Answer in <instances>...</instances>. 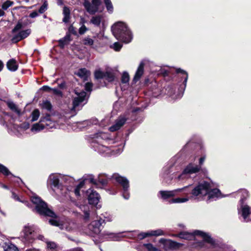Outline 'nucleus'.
<instances>
[{
  "label": "nucleus",
  "mask_w": 251,
  "mask_h": 251,
  "mask_svg": "<svg viewBox=\"0 0 251 251\" xmlns=\"http://www.w3.org/2000/svg\"><path fill=\"white\" fill-rule=\"evenodd\" d=\"M192 196L194 198L201 199L204 196H208L209 200H215L222 198L221 193L218 189H212L211 184L206 181H203L191 189Z\"/></svg>",
  "instance_id": "obj_1"
},
{
  "label": "nucleus",
  "mask_w": 251,
  "mask_h": 251,
  "mask_svg": "<svg viewBox=\"0 0 251 251\" xmlns=\"http://www.w3.org/2000/svg\"><path fill=\"white\" fill-rule=\"evenodd\" d=\"M111 28L113 35L118 40L126 43L131 41V32L124 23L118 22L113 25Z\"/></svg>",
  "instance_id": "obj_2"
},
{
  "label": "nucleus",
  "mask_w": 251,
  "mask_h": 251,
  "mask_svg": "<svg viewBox=\"0 0 251 251\" xmlns=\"http://www.w3.org/2000/svg\"><path fill=\"white\" fill-rule=\"evenodd\" d=\"M195 235L201 236L204 241L211 244L212 246H214L215 241L208 234L200 230H195L193 233L181 232L178 234L175 235V236L178 237L181 239L191 240L194 239Z\"/></svg>",
  "instance_id": "obj_3"
},
{
  "label": "nucleus",
  "mask_w": 251,
  "mask_h": 251,
  "mask_svg": "<svg viewBox=\"0 0 251 251\" xmlns=\"http://www.w3.org/2000/svg\"><path fill=\"white\" fill-rule=\"evenodd\" d=\"M31 200L34 204H36V209L38 213L51 217H55V213L48 207L46 203L39 197L37 196H33Z\"/></svg>",
  "instance_id": "obj_4"
},
{
  "label": "nucleus",
  "mask_w": 251,
  "mask_h": 251,
  "mask_svg": "<svg viewBox=\"0 0 251 251\" xmlns=\"http://www.w3.org/2000/svg\"><path fill=\"white\" fill-rule=\"evenodd\" d=\"M22 23L19 21L16 26L12 30V33L15 34L11 39V41L13 43H16L27 37L31 33L30 29H27L20 31L17 34V32L23 28Z\"/></svg>",
  "instance_id": "obj_5"
},
{
  "label": "nucleus",
  "mask_w": 251,
  "mask_h": 251,
  "mask_svg": "<svg viewBox=\"0 0 251 251\" xmlns=\"http://www.w3.org/2000/svg\"><path fill=\"white\" fill-rule=\"evenodd\" d=\"M118 183L122 187L123 190V197L126 200H128L129 198L130 195L128 192L129 188V182L128 180L124 176H120L118 174H114L111 177Z\"/></svg>",
  "instance_id": "obj_6"
},
{
  "label": "nucleus",
  "mask_w": 251,
  "mask_h": 251,
  "mask_svg": "<svg viewBox=\"0 0 251 251\" xmlns=\"http://www.w3.org/2000/svg\"><path fill=\"white\" fill-rule=\"evenodd\" d=\"M201 168L200 165L190 163L186 166L182 173L178 176L177 178L179 180L187 179L190 177V175L199 172Z\"/></svg>",
  "instance_id": "obj_7"
},
{
  "label": "nucleus",
  "mask_w": 251,
  "mask_h": 251,
  "mask_svg": "<svg viewBox=\"0 0 251 251\" xmlns=\"http://www.w3.org/2000/svg\"><path fill=\"white\" fill-rule=\"evenodd\" d=\"M190 185H188L182 188L176 189L172 191H160L159 193L160 194L161 197L162 199L167 200L175 196L178 193L181 192H184V193L186 195L189 194L191 192V189H188L190 188Z\"/></svg>",
  "instance_id": "obj_8"
},
{
  "label": "nucleus",
  "mask_w": 251,
  "mask_h": 251,
  "mask_svg": "<svg viewBox=\"0 0 251 251\" xmlns=\"http://www.w3.org/2000/svg\"><path fill=\"white\" fill-rule=\"evenodd\" d=\"M75 96H74L73 100V107L72 110H75L79 109V106L86 99V93L84 91H78L75 89L74 90Z\"/></svg>",
  "instance_id": "obj_9"
},
{
  "label": "nucleus",
  "mask_w": 251,
  "mask_h": 251,
  "mask_svg": "<svg viewBox=\"0 0 251 251\" xmlns=\"http://www.w3.org/2000/svg\"><path fill=\"white\" fill-rule=\"evenodd\" d=\"M100 4V0H91V2L88 0H84L83 5L89 13L94 14L98 11Z\"/></svg>",
  "instance_id": "obj_10"
},
{
  "label": "nucleus",
  "mask_w": 251,
  "mask_h": 251,
  "mask_svg": "<svg viewBox=\"0 0 251 251\" xmlns=\"http://www.w3.org/2000/svg\"><path fill=\"white\" fill-rule=\"evenodd\" d=\"M127 118L125 115H121L115 121L114 125L109 127L111 132H114L120 129L126 123Z\"/></svg>",
  "instance_id": "obj_11"
},
{
  "label": "nucleus",
  "mask_w": 251,
  "mask_h": 251,
  "mask_svg": "<svg viewBox=\"0 0 251 251\" xmlns=\"http://www.w3.org/2000/svg\"><path fill=\"white\" fill-rule=\"evenodd\" d=\"M22 235L25 240L30 242L34 239V229L31 226L26 225L23 230Z\"/></svg>",
  "instance_id": "obj_12"
},
{
  "label": "nucleus",
  "mask_w": 251,
  "mask_h": 251,
  "mask_svg": "<svg viewBox=\"0 0 251 251\" xmlns=\"http://www.w3.org/2000/svg\"><path fill=\"white\" fill-rule=\"evenodd\" d=\"M90 192L88 196V201L90 204L96 205L98 203L100 200V196L98 193L92 190H89Z\"/></svg>",
  "instance_id": "obj_13"
},
{
  "label": "nucleus",
  "mask_w": 251,
  "mask_h": 251,
  "mask_svg": "<svg viewBox=\"0 0 251 251\" xmlns=\"http://www.w3.org/2000/svg\"><path fill=\"white\" fill-rule=\"evenodd\" d=\"M165 235V232L161 229L154 230H150L147 232H142V239L150 236H159Z\"/></svg>",
  "instance_id": "obj_14"
},
{
  "label": "nucleus",
  "mask_w": 251,
  "mask_h": 251,
  "mask_svg": "<svg viewBox=\"0 0 251 251\" xmlns=\"http://www.w3.org/2000/svg\"><path fill=\"white\" fill-rule=\"evenodd\" d=\"M48 182L55 187H58L59 184L58 176L56 174H51L49 177Z\"/></svg>",
  "instance_id": "obj_15"
},
{
  "label": "nucleus",
  "mask_w": 251,
  "mask_h": 251,
  "mask_svg": "<svg viewBox=\"0 0 251 251\" xmlns=\"http://www.w3.org/2000/svg\"><path fill=\"white\" fill-rule=\"evenodd\" d=\"M45 120H40L38 123L33 125L31 130L33 132H39L45 128V125L44 124Z\"/></svg>",
  "instance_id": "obj_16"
},
{
  "label": "nucleus",
  "mask_w": 251,
  "mask_h": 251,
  "mask_svg": "<svg viewBox=\"0 0 251 251\" xmlns=\"http://www.w3.org/2000/svg\"><path fill=\"white\" fill-rule=\"evenodd\" d=\"M76 75L84 80H86L90 75V72L85 68H82L78 71Z\"/></svg>",
  "instance_id": "obj_17"
},
{
  "label": "nucleus",
  "mask_w": 251,
  "mask_h": 251,
  "mask_svg": "<svg viewBox=\"0 0 251 251\" xmlns=\"http://www.w3.org/2000/svg\"><path fill=\"white\" fill-rule=\"evenodd\" d=\"M6 66L9 70L13 72L16 71L18 68L16 61L14 59L9 60L7 63Z\"/></svg>",
  "instance_id": "obj_18"
},
{
  "label": "nucleus",
  "mask_w": 251,
  "mask_h": 251,
  "mask_svg": "<svg viewBox=\"0 0 251 251\" xmlns=\"http://www.w3.org/2000/svg\"><path fill=\"white\" fill-rule=\"evenodd\" d=\"M103 20L102 15H96L93 16L90 20V23L94 25L99 26Z\"/></svg>",
  "instance_id": "obj_19"
},
{
  "label": "nucleus",
  "mask_w": 251,
  "mask_h": 251,
  "mask_svg": "<svg viewBox=\"0 0 251 251\" xmlns=\"http://www.w3.org/2000/svg\"><path fill=\"white\" fill-rule=\"evenodd\" d=\"M70 10L69 7L67 6H65L63 7V14L64 16V18L63 19V22L67 23H68L70 18Z\"/></svg>",
  "instance_id": "obj_20"
},
{
  "label": "nucleus",
  "mask_w": 251,
  "mask_h": 251,
  "mask_svg": "<svg viewBox=\"0 0 251 251\" xmlns=\"http://www.w3.org/2000/svg\"><path fill=\"white\" fill-rule=\"evenodd\" d=\"M41 120H45L44 124L45 125V128H51L55 126L54 122H52L50 119V116L47 115L46 117L41 118Z\"/></svg>",
  "instance_id": "obj_21"
},
{
  "label": "nucleus",
  "mask_w": 251,
  "mask_h": 251,
  "mask_svg": "<svg viewBox=\"0 0 251 251\" xmlns=\"http://www.w3.org/2000/svg\"><path fill=\"white\" fill-rule=\"evenodd\" d=\"M241 211L242 216L245 220L246 219L247 217L249 214H251V209L250 207L247 205H241Z\"/></svg>",
  "instance_id": "obj_22"
},
{
  "label": "nucleus",
  "mask_w": 251,
  "mask_h": 251,
  "mask_svg": "<svg viewBox=\"0 0 251 251\" xmlns=\"http://www.w3.org/2000/svg\"><path fill=\"white\" fill-rule=\"evenodd\" d=\"M182 246V244L176 242L169 240L167 242V246L166 249L174 250L179 248Z\"/></svg>",
  "instance_id": "obj_23"
},
{
  "label": "nucleus",
  "mask_w": 251,
  "mask_h": 251,
  "mask_svg": "<svg viewBox=\"0 0 251 251\" xmlns=\"http://www.w3.org/2000/svg\"><path fill=\"white\" fill-rule=\"evenodd\" d=\"M8 107L13 111L16 113L20 115L21 114V111L18 109L17 106L12 101H7L6 102Z\"/></svg>",
  "instance_id": "obj_24"
},
{
  "label": "nucleus",
  "mask_w": 251,
  "mask_h": 251,
  "mask_svg": "<svg viewBox=\"0 0 251 251\" xmlns=\"http://www.w3.org/2000/svg\"><path fill=\"white\" fill-rule=\"evenodd\" d=\"M151 75H162L163 76L168 75V71L165 70L162 68H159L158 69H156L151 71Z\"/></svg>",
  "instance_id": "obj_25"
},
{
  "label": "nucleus",
  "mask_w": 251,
  "mask_h": 251,
  "mask_svg": "<svg viewBox=\"0 0 251 251\" xmlns=\"http://www.w3.org/2000/svg\"><path fill=\"white\" fill-rule=\"evenodd\" d=\"M12 198L15 201L25 203L27 206L29 207V202L25 201L23 197H20L14 192H12Z\"/></svg>",
  "instance_id": "obj_26"
},
{
  "label": "nucleus",
  "mask_w": 251,
  "mask_h": 251,
  "mask_svg": "<svg viewBox=\"0 0 251 251\" xmlns=\"http://www.w3.org/2000/svg\"><path fill=\"white\" fill-rule=\"evenodd\" d=\"M176 72L177 73H181L183 75H185V77L184 78V81H183V86L181 88V89L183 90V91H184L185 88H186V83H187V80H188V74L186 72H185V71L179 68V69H177L176 70Z\"/></svg>",
  "instance_id": "obj_27"
},
{
  "label": "nucleus",
  "mask_w": 251,
  "mask_h": 251,
  "mask_svg": "<svg viewBox=\"0 0 251 251\" xmlns=\"http://www.w3.org/2000/svg\"><path fill=\"white\" fill-rule=\"evenodd\" d=\"M3 249L4 251H18L17 247L11 243H5Z\"/></svg>",
  "instance_id": "obj_28"
},
{
  "label": "nucleus",
  "mask_w": 251,
  "mask_h": 251,
  "mask_svg": "<svg viewBox=\"0 0 251 251\" xmlns=\"http://www.w3.org/2000/svg\"><path fill=\"white\" fill-rule=\"evenodd\" d=\"M102 220L99 221H95L93 222L90 225L89 228H91V226H95L94 229V232H99V226L101 225Z\"/></svg>",
  "instance_id": "obj_29"
},
{
  "label": "nucleus",
  "mask_w": 251,
  "mask_h": 251,
  "mask_svg": "<svg viewBox=\"0 0 251 251\" xmlns=\"http://www.w3.org/2000/svg\"><path fill=\"white\" fill-rule=\"evenodd\" d=\"M141 76V63H140L138 66L137 72L134 75L133 81L134 82H136Z\"/></svg>",
  "instance_id": "obj_30"
},
{
  "label": "nucleus",
  "mask_w": 251,
  "mask_h": 251,
  "mask_svg": "<svg viewBox=\"0 0 251 251\" xmlns=\"http://www.w3.org/2000/svg\"><path fill=\"white\" fill-rule=\"evenodd\" d=\"M108 12L112 13L113 11V6L110 0H104Z\"/></svg>",
  "instance_id": "obj_31"
},
{
  "label": "nucleus",
  "mask_w": 251,
  "mask_h": 251,
  "mask_svg": "<svg viewBox=\"0 0 251 251\" xmlns=\"http://www.w3.org/2000/svg\"><path fill=\"white\" fill-rule=\"evenodd\" d=\"M39 116H40V112L38 109H36L34 110H33V111L32 112V114H31L32 122H34V121L37 120Z\"/></svg>",
  "instance_id": "obj_32"
},
{
  "label": "nucleus",
  "mask_w": 251,
  "mask_h": 251,
  "mask_svg": "<svg viewBox=\"0 0 251 251\" xmlns=\"http://www.w3.org/2000/svg\"><path fill=\"white\" fill-rule=\"evenodd\" d=\"M80 209L83 211L84 213V219L85 220H88L89 218V212L88 210V207L87 205H82L80 207Z\"/></svg>",
  "instance_id": "obj_33"
},
{
  "label": "nucleus",
  "mask_w": 251,
  "mask_h": 251,
  "mask_svg": "<svg viewBox=\"0 0 251 251\" xmlns=\"http://www.w3.org/2000/svg\"><path fill=\"white\" fill-rule=\"evenodd\" d=\"M13 4H14V2L13 1L7 0L2 4L1 7L3 10H6L9 7L13 5Z\"/></svg>",
  "instance_id": "obj_34"
},
{
  "label": "nucleus",
  "mask_w": 251,
  "mask_h": 251,
  "mask_svg": "<svg viewBox=\"0 0 251 251\" xmlns=\"http://www.w3.org/2000/svg\"><path fill=\"white\" fill-rule=\"evenodd\" d=\"M0 172L5 176H8L11 174L8 169L6 167L1 164H0Z\"/></svg>",
  "instance_id": "obj_35"
},
{
  "label": "nucleus",
  "mask_w": 251,
  "mask_h": 251,
  "mask_svg": "<svg viewBox=\"0 0 251 251\" xmlns=\"http://www.w3.org/2000/svg\"><path fill=\"white\" fill-rule=\"evenodd\" d=\"M104 78L109 82H111L114 79V75L112 73L106 72L105 74Z\"/></svg>",
  "instance_id": "obj_36"
},
{
  "label": "nucleus",
  "mask_w": 251,
  "mask_h": 251,
  "mask_svg": "<svg viewBox=\"0 0 251 251\" xmlns=\"http://www.w3.org/2000/svg\"><path fill=\"white\" fill-rule=\"evenodd\" d=\"M105 74L100 70H96L95 72V77L97 79L104 78Z\"/></svg>",
  "instance_id": "obj_37"
},
{
  "label": "nucleus",
  "mask_w": 251,
  "mask_h": 251,
  "mask_svg": "<svg viewBox=\"0 0 251 251\" xmlns=\"http://www.w3.org/2000/svg\"><path fill=\"white\" fill-rule=\"evenodd\" d=\"M122 82L123 83H128L129 80V76L128 73H124L122 76Z\"/></svg>",
  "instance_id": "obj_38"
},
{
  "label": "nucleus",
  "mask_w": 251,
  "mask_h": 251,
  "mask_svg": "<svg viewBox=\"0 0 251 251\" xmlns=\"http://www.w3.org/2000/svg\"><path fill=\"white\" fill-rule=\"evenodd\" d=\"M42 106L43 108H45L48 110H50L51 109V104L50 101L46 100L42 103Z\"/></svg>",
  "instance_id": "obj_39"
},
{
  "label": "nucleus",
  "mask_w": 251,
  "mask_h": 251,
  "mask_svg": "<svg viewBox=\"0 0 251 251\" xmlns=\"http://www.w3.org/2000/svg\"><path fill=\"white\" fill-rule=\"evenodd\" d=\"M84 180L88 181L90 183H92L96 185H97V181L94 179V176L93 175H89L87 176L86 177L84 178Z\"/></svg>",
  "instance_id": "obj_40"
},
{
  "label": "nucleus",
  "mask_w": 251,
  "mask_h": 251,
  "mask_svg": "<svg viewBox=\"0 0 251 251\" xmlns=\"http://www.w3.org/2000/svg\"><path fill=\"white\" fill-rule=\"evenodd\" d=\"M83 44L85 45L92 46L94 44V40L89 37H86L83 39Z\"/></svg>",
  "instance_id": "obj_41"
},
{
  "label": "nucleus",
  "mask_w": 251,
  "mask_h": 251,
  "mask_svg": "<svg viewBox=\"0 0 251 251\" xmlns=\"http://www.w3.org/2000/svg\"><path fill=\"white\" fill-rule=\"evenodd\" d=\"M113 48L115 51H119L122 47V45L119 42H115L113 45L111 47Z\"/></svg>",
  "instance_id": "obj_42"
},
{
  "label": "nucleus",
  "mask_w": 251,
  "mask_h": 251,
  "mask_svg": "<svg viewBox=\"0 0 251 251\" xmlns=\"http://www.w3.org/2000/svg\"><path fill=\"white\" fill-rule=\"evenodd\" d=\"M47 247L50 250H55L57 248V246L55 243L53 242H47Z\"/></svg>",
  "instance_id": "obj_43"
},
{
  "label": "nucleus",
  "mask_w": 251,
  "mask_h": 251,
  "mask_svg": "<svg viewBox=\"0 0 251 251\" xmlns=\"http://www.w3.org/2000/svg\"><path fill=\"white\" fill-rule=\"evenodd\" d=\"M241 193L242 196L243 198H241L240 200L241 203L242 204L244 199L248 196V192L246 190H242L238 193V194Z\"/></svg>",
  "instance_id": "obj_44"
},
{
  "label": "nucleus",
  "mask_w": 251,
  "mask_h": 251,
  "mask_svg": "<svg viewBox=\"0 0 251 251\" xmlns=\"http://www.w3.org/2000/svg\"><path fill=\"white\" fill-rule=\"evenodd\" d=\"M144 246L147 248L148 251H160L159 250L154 247L151 244H144Z\"/></svg>",
  "instance_id": "obj_45"
},
{
  "label": "nucleus",
  "mask_w": 251,
  "mask_h": 251,
  "mask_svg": "<svg viewBox=\"0 0 251 251\" xmlns=\"http://www.w3.org/2000/svg\"><path fill=\"white\" fill-rule=\"evenodd\" d=\"M69 37L66 36L64 38L60 39L59 41V45L61 48H63L64 45L66 44V41L69 40Z\"/></svg>",
  "instance_id": "obj_46"
},
{
  "label": "nucleus",
  "mask_w": 251,
  "mask_h": 251,
  "mask_svg": "<svg viewBox=\"0 0 251 251\" xmlns=\"http://www.w3.org/2000/svg\"><path fill=\"white\" fill-rule=\"evenodd\" d=\"M103 176L102 175H100L98 176V181L102 185H105L107 183V180L103 179L101 178Z\"/></svg>",
  "instance_id": "obj_47"
},
{
  "label": "nucleus",
  "mask_w": 251,
  "mask_h": 251,
  "mask_svg": "<svg viewBox=\"0 0 251 251\" xmlns=\"http://www.w3.org/2000/svg\"><path fill=\"white\" fill-rule=\"evenodd\" d=\"M150 82V83H152V85L154 86H156V81L154 80V78H151V79H149V78L146 79L145 80L144 84L145 85H148V83Z\"/></svg>",
  "instance_id": "obj_48"
},
{
  "label": "nucleus",
  "mask_w": 251,
  "mask_h": 251,
  "mask_svg": "<svg viewBox=\"0 0 251 251\" xmlns=\"http://www.w3.org/2000/svg\"><path fill=\"white\" fill-rule=\"evenodd\" d=\"M87 30V27L83 24L79 29V33L80 34H84Z\"/></svg>",
  "instance_id": "obj_49"
},
{
  "label": "nucleus",
  "mask_w": 251,
  "mask_h": 251,
  "mask_svg": "<svg viewBox=\"0 0 251 251\" xmlns=\"http://www.w3.org/2000/svg\"><path fill=\"white\" fill-rule=\"evenodd\" d=\"M47 9V5L44 3L39 8V12L41 14L43 13Z\"/></svg>",
  "instance_id": "obj_50"
},
{
  "label": "nucleus",
  "mask_w": 251,
  "mask_h": 251,
  "mask_svg": "<svg viewBox=\"0 0 251 251\" xmlns=\"http://www.w3.org/2000/svg\"><path fill=\"white\" fill-rule=\"evenodd\" d=\"M51 90L52 91L54 94L59 96H60V97L62 96V93L59 90L56 89V88H54V89H51Z\"/></svg>",
  "instance_id": "obj_51"
},
{
  "label": "nucleus",
  "mask_w": 251,
  "mask_h": 251,
  "mask_svg": "<svg viewBox=\"0 0 251 251\" xmlns=\"http://www.w3.org/2000/svg\"><path fill=\"white\" fill-rule=\"evenodd\" d=\"M92 84L91 83L87 82L85 84V89L88 91H91L92 88Z\"/></svg>",
  "instance_id": "obj_52"
},
{
  "label": "nucleus",
  "mask_w": 251,
  "mask_h": 251,
  "mask_svg": "<svg viewBox=\"0 0 251 251\" xmlns=\"http://www.w3.org/2000/svg\"><path fill=\"white\" fill-rule=\"evenodd\" d=\"M168 240H167V239H165L164 238H161L159 240V242L160 243L163 244L166 248V247L167 246V242L168 241Z\"/></svg>",
  "instance_id": "obj_53"
},
{
  "label": "nucleus",
  "mask_w": 251,
  "mask_h": 251,
  "mask_svg": "<svg viewBox=\"0 0 251 251\" xmlns=\"http://www.w3.org/2000/svg\"><path fill=\"white\" fill-rule=\"evenodd\" d=\"M180 198L174 199L170 201V203H180Z\"/></svg>",
  "instance_id": "obj_54"
},
{
  "label": "nucleus",
  "mask_w": 251,
  "mask_h": 251,
  "mask_svg": "<svg viewBox=\"0 0 251 251\" xmlns=\"http://www.w3.org/2000/svg\"><path fill=\"white\" fill-rule=\"evenodd\" d=\"M38 13L36 11H34L30 14L29 17L31 18H34L36 17L37 16H38Z\"/></svg>",
  "instance_id": "obj_55"
},
{
  "label": "nucleus",
  "mask_w": 251,
  "mask_h": 251,
  "mask_svg": "<svg viewBox=\"0 0 251 251\" xmlns=\"http://www.w3.org/2000/svg\"><path fill=\"white\" fill-rule=\"evenodd\" d=\"M69 30L70 32H71V33H72L74 34H76V32L75 30V27L72 25L70 26V27L69 28Z\"/></svg>",
  "instance_id": "obj_56"
},
{
  "label": "nucleus",
  "mask_w": 251,
  "mask_h": 251,
  "mask_svg": "<svg viewBox=\"0 0 251 251\" xmlns=\"http://www.w3.org/2000/svg\"><path fill=\"white\" fill-rule=\"evenodd\" d=\"M50 223L53 226H59L58 223L57 221L54 220H50L49 221Z\"/></svg>",
  "instance_id": "obj_57"
},
{
  "label": "nucleus",
  "mask_w": 251,
  "mask_h": 251,
  "mask_svg": "<svg viewBox=\"0 0 251 251\" xmlns=\"http://www.w3.org/2000/svg\"><path fill=\"white\" fill-rule=\"evenodd\" d=\"M42 89L44 91H49L50 90H51V88L49 87L48 86H44L42 87Z\"/></svg>",
  "instance_id": "obj_58"
},
{
  "label": "nucleus",
  "mask_w": 251,
  "mask_h": 251,
  "mask_svg": "<svg viewBox=\"0 0 251 251\" xmlns=\"http://www.w3.org/2000/svg\"><path fill=\"white\" fill-rule=\"evenodd\" d=\"M204 160H205V157L203 156V157H201L199 159V165L201 166V167L202 164L204 162Z\"/></svg>",
  "instance_id": "obj_59"
},
{
  "label": "nucleus",
  "mask_w": 251,
  "mask_h": 251,
  "mask_svg": "<svg viewBox=\"0 0 251 251\" xmlns=\"http://www.w3.org/2000/svg\"><path fill=\"white\" fill-rule=\"evenodd\" d=\"M79 190L80 189L78 188V187H77L76 186V187L75 188V194L76 195V196H79L80 195V193H79Z\"/></svg>",
  "instance_id": "obj_60"
},
{
  "label": "nucleus",
  "mask_w": 251,
  "mask_h": 251,
  "mask_svg": "<svg viewBox=\"0 0 251 251\" xmlns=\"http://www.w3.org/2000/svg\"><path fill=\"white\" fill-rule=\"evenodd\" d=\"M99 148L103 152H104V151H106L107 149V148L105 147V146H99Z\"/></svg>",
  "instance_id": "obj_61"
},
{
  "label": "nucleus",
  "mask_w": 251,
  "mask_h": 251,
  "mask_svg": "<svg viewBox=\"0 0 251 251\" xmlns=\"http://www.w3.org/2000/svg\"><path fill=\"white\" fill-rule=\"evenodd\" d=\"M85 181V180H83V181H81V182L79 183V184L77 186V187H78V188H79V189H80L81 188H82V187L83 186V185H84V181Z\"/></svg>",
  "instance_id": "obj_62"
},
{
  "label": "nucleus",
  "mask_w": 251,
  "mask_h": 251,
  "mask_svg": "<svg viewBox=\"0 0 251 251\" xmlns=\"http://www.w3.org/2000/svg\"><path fill=\"white\" fill-rule=\"evenodd\" d=\"M180 203H183L189 200V199L187 198H180Z\"/></svg>",
  "instance_id": "obj_63"
},
{
  "label": "nucleus",
  "mask_w": 251,
  "mask_h": 251,
  "mask_svg": "<svg viewBox=\"0 0 251 251\" xmlns=\"http://www.w3.org/2000/svg\"><path fill=\"white\" fill-rule=\"evenodd\" d=\"M4 14L5 12L3 10L0 9V17L4 16Z\"/></svg>",
  "instance_id": "obj_64"
}]
</instances>
